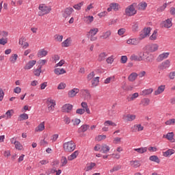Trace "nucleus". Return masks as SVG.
<instances>
[{
    "label": "nucleus",
    "instance_id": "nucleus-59",
    "mask_svg": "<svg viewBox=\"0 0 175 175\" xmlns=\"http://www.w3.org/2000/svg\"><path fill=\"white\" fill-rule=\"evenodd\" d=\"M21 121H23V120H28V114L23 113L20 115Z\"/></svg>",
    "mask_w": 175,
    "mask_h": 175
},
{
    "label": "nucleus",
    "instance_id": "nucleus-46",
    "mask_svg": "<svg viewBox=\"0 0 175 175\" xmlns=\"http://www.w3.org/2000/svg\"><path fill=\"white\" fill-rule=\"evenodd\" d=\"M130 96L131 97L127 98L129 102H131L132 100H135V99H136V98H137L139 96V93H134L132 95H130Z\"/></svg>",
    "mask_w": 175,
    "mask_h": 175
},
{
    "label": "nucleus",
    "instance_id": "nucleus-18",
    "mask_svg": "<svg viewBox=\"0 0 175 175\" xmlns=\"http://www.w3.org/2000/svg\"><path fill=\"white\" fill-rule=\"evenodd\" d=\"M159 47L157 44H152L148 46V49L150 53H154L158 50Z\"/></svg>",
    "mask_w": 175,
    "mask_h": 175
},
{
    "label": "nucleus",
    "instance_id": "nucleus-25",
    "mask_svg": "<svg viewBox=\"0 0 175 175\" xmlns=\"http://www.w3.org/2000/svg\"><path fill=\"white\" fill-rule=\"evenodd\" d=\"M54 73L57 76H59L60 75H64L66 73V70H65V69L64 68H55L54 70Z\"/></svg>",
    "mask_w": 175,
    "mask_h": 175
},
{
    "label": "nucleus",
    "instance_id": "nucleus-40",
    "mask_svg": "<svg viewBox=\"0 0 175 175\" xmlns=\"http://www.w3.org/2000/svg\"><path fill=\"white\" fill-rule=\"evenodd\" d=\"M12 143H13V141H12ZM14 144L15 148H16V150H23V145H21V143H20V142L15 141L14 142Z\"/></svg>",
    "mask_w": 175,
    "mask_h": 175
},
{
    "label": "nucleus",
    "instance_id": "nucleus-15",
    "mask_svg": "<svg viewBox=\"0 0 175 175\" xmlns=\"http://www.w3.org/2000/svg\"><path fill=\"white\" fill-rule=\"evenodd\" d=\"M109 151H110V147L106 144H103L101 145V150H100V152H103V154H107Z\"/></svg>",
    "mask_w": 175,
    "mask_h": 175
},
{
    "label": "nucleus",
    "instance_id": "nucleus-12",
    "mask_svg": "<svg viewBox=\"0 0 175 175\" xmlns=\"http://www.w3.org/2000/svg\"><path fill=\"white\" fill-rule=\"evenodd\" d=\"M36 64V60L29 61L25 66L23 68L25 70H29V69H32L33 66Z\"/></svg>",
    "mask_w": 175,
    "mask_h": 175
},
{
    "label": "nucleus",
    "instance_id": "nucleus-11",
    "mask_svg": "<svg viewBox=\"0 0 175 175\" xmlns=\"http://www.w3.org/2000/svg\"><path fill=\"white\" fill-rule=\"evenodd\" d=\"M73 12H75V10L70 7L66 8L64 13L63 14V17H64V18H68Z\"/></svg>",
    "mask_w": 175,
    "mask_h": 175
},
{
    "label": "nucleus",
    "instance_id": "nucleus-34",
    "mask_svg": "<svg viewBox=\"0 0 175 175\" xmlns=\"http://www.w3.org/2000/svg\"><path fill=\"white\" fill-rule=\"evenodd\" d=\"M137 73L136 72H133L129 76V81H135L136 79L137 78Z\"/></svg>",
    "mask_w": 175,
    "mask_h": 175
},
{
    "label": "nucleus",
    "instance_id": "nucleus-5",
    "mask_svg": "<svg viewBox=\"0 0 175 175\" xmlns=\"http://www.w3.org/2000/svg\"><path fill=\"white\" fill-rule=\"evenodd\" d=\"M151 33V27L144 28L141 33L139 34V39L143 40L147 36H150V33Z\"/></svg>",
    "mask_w": 175,
    "mask_h": 175
},
{
    "label": "nucleus",
    "instance_id": "nucleus-37",
    "mask_svg": "<svg viewBox=\"0 0 175 175\" xmlns=\"http://www.w3.org/2000/svg\"><path fill=\"white\" fill-rule=\"evenodd\" d=\"M33 73L35 76L39 77V76H40V73H42V66H38L37 69H34Z\"/></svg>",
    "mask_w": 175,
    "mask_h": 175
},
{
    "label": "nucleus",
    "instance_id": "nucleus-43",
    "mask_svg": "<svg viewBox=\"0 0 175 175\" xmlns=\"http://www.w3.org/2000/svg\"><path fill=\"white\" fill-rule=\"evenodd\" d=\"M99 29L98 28H94L90 30L89 31V35L90 36H95L98 32Z\"/></svg>",
    "mask_w": 175,
    "mask_h": 175
},
{
    "label": "nucleus",
    "instance_id": "nucleus-32",
    "mask_svg": "<svg viewBox=\"0 0 175 175\" xmlns=\"http://www.w3.org/2000/svg\"><path fill=\"white\" fill-rule=\"evenodd\" d=\"M99 84V77H95L92 81V87L95 88Z\"/></svg>",
    "mask_w": 175,
    "mask_h": 175
},
{
    "label": "nucleus",
    "instance_id": "nucleus-41",
    "mask_svg": "<svg viewBox=\"0 0 175 175\" xmlns=\"http://www.w3.org/2000/svg\"><path fill=\"white\" fill-rule=\"evenodd\" d=\"M17 58H18V55L17 54H14L10 57V62L11 64H16Z\"/></svg>",
    "mask_w": 175,
    "mask_h": 175
},
{
    "label": "nucleus",
    "instance_id": "nucleus-17",
    "mask_svg": "<svg viewBox=\"0 0 175 175\" xmlns=\"http://www.w3.org/2000/svg\"><path fill=\"white\" fill-rule=\"evenodd\" d=\"M49 54V52L44 49H40L38 51L37 55L38 58H43V57H46Z\"/></svg>",
    "mask_w": 175,
    "mask_h": 175
},
{
    "label": "nucleus",
    "instance_id": "nucleus-51",
    "mask_svg": "<svg viewBox=\"0 0 175 175\" xmlns=\"http://www.w3.org/2000/svg\"><path fill=\"white\" fill-rule=\"evenodd\" d=\"M67 163H68V159H66V157H62L61 159L62 166H66Z\"/></svg>",
    "mask_w": 175,
    "mask_h": 175
},
{
    "label": "nucleus",
    "instance_id": "nucleus-28",
    "mask_svg": "<svg viewBox=\"0 0 175 175\" xmlns=\"http://www.w3.org/2000/svg\"><path fill=\"white\" fill-rule=\"evenodd\" d=\"M174 152H175L174 150L168 149L165 152H163V157H170V155H173V154H174Z\"/></svg>",
    "mask_w": 175,
    "mask_h": 175
},
{
    "label": "nucleus",
    "instance_id": "nucleus-31",
    "mask_svg": "<svg viewBox=\"0 0 175 175\" xmlns=\"http://www.w3.org/2000/svg\"><path fill=\"white\" fill-rule=\"evenodd\" d=\"M36 132H42L44 131V122H41L38 126H37L35 129Z\"/></svg>",
    "mask_w": 175,
    "mask_h": 175
},
{
    "label": "nucleus",
    "instance_id": "nucleus-39",
    "mask_svg": "<svg viewBox=\"0 0 175 175\" xmlns=\"http://www.w3.org/2000/svg\"><path fill=\"white\" fill-rule=\"evenodd\" d=\"M14 114V111L13 109H10L6 111L5 116H6V120H9V118H12V116Z\"/></svg>",
    "mask_w": 175,
    "mask_h": 175
},
{
    "label": "nucleus",
    "instance_id": "nucleus-47",
    "mask_svg": "<svg viewBox=\"0 0 175 175\" xmlns=\"http://www.w3.org/2000/svg\"><path fill=\"white\" fill-rule=\"evenodd\" d=\"M127 121L132 122L134 121V120H136V115L133 114H128L126 115Z\"/></svg>",
    "mask_w": 175,
    "mask_h": 175
},
{
    "label": "nucleus",
    "instance_id": "nucleus-21",
    "mask_svg": "<svg viewBox=\"0 0 175 175\" xmlns=\"http://www.w3.org/2000/svg\"><path fill=\"white\" fill-rule=\"evenodd\" d=\"M153 91V88L146 89L142 92L141 95L143 96H147V95H150V94H152Z\"/></svg>",
    "mask_w": 175,
    "mask_h": 175
},
{
    "label": "nucleus",
    "instance_id": "nucleus-61",
    "mask_svg": "<svg viewBox=\"0 0 175 175\" xmlns=\"http://www.w3.org/2000/svg\"><path fill=\"white\" fill-rule=\"evenodd\" d=\"M175 122V119H170L165 122V125H173Z\"/></svg>",
    "mask_w": 175,
    "mask_h": 175
},
{
    "label": "nucleus",
    "instance_id": "nucleus-60",
    "mask_svg": "<svg viewBox=\"0 0 175 175\" xmlns=\"http://www.w3.org/2000/svg\"><path fill=\"white\" fill-rule=\"evenodd\" d=\"M76 113L77 114H80L81 116H82V114H84V113H85V109H77L76 110Z\"/></svg>",
    "mask_w": 175,
    "mask_h": 175
},
{
    "label": "nucleus",
    "instance_id": "nucleus-13",
    "mask_svg": "<svg viewBox=\"0 0 175 175\" xmlns=\"http://www.w3.org/2000/svg\"><path fill=\"white\" fill-rule=\"evenodd\" d=\"M169 54L170 53L168 52L163 53L160 54L157 59V62H161L163 61V59H166V58H167V57H169Z\"/></svg>",
    "mask_w": 175,
    "mask_h": 175
},
{
    "label": "nucleus",
    "instance_id": "nucleus-55",
    "mask_svg": "<svg viewBox=\"0 0 175 175\" xmlns=\"http://www.w3.org/2000/svg\"><path fill=\"white\" fill-rule=\"evenodd\" d=\"M66 84L65 83H60L57 87V90H65Z\"/></svg>",
    "mask_w": 175,
    "mask_h": 175
},
{
    "label": "nucleus",
    "instance_id": "nucleus-42",
    "mask_svg": "<svg viewBox=\"0 0 175 175\" xmlns=\"http://www.w3.org/2000/svg\"><path fill=\"white\" fill-rule=\"evenodd\" d=\"M140 105L143 106H148L150 105V98H144L141 100Z\"/></svg>",
    "mask_w": 175,
    "mask_h": 175
},
{
    "label": "nucleus",
    "instance_id": "nucleus-44",
    "mask_svg": "<svg viewBox=\"0 0 175 175\" xmlns=\"http://www.w3.org/2000/svg\"><path fill=\"white\" fill-rule=\"evenodd\" d=\"M158 36V31L154 30L152 34L150 36V40H157V38Z\"/></svg>",
    "mask_w": 175,
    "mask_h": 175
},
{
    "label": "nucleus",
    "instance_id": "nucleus-9",
    "mask_svg": "<svg viewBox=\"0 0 175 175\" xmlns=\"http://www.w3.org/2000/svg\"><path fill=\"white\" fill-rule=\"evenodd\" d=\"M79 92H80V90L79 88H73L71 90H69L68 93V98H75Z\"/></svg>",
    "mask_w": 175,
    "mask_h": 175
},
{
    "label": "nucleus",
    "instance_id": "nucleus-22",
    "mask_svg": "<svg viewBox=\"0 0 175 175\" xmlns=\"http://www.w3.org/2000/svg\"><path fill=\"white\" fill-rule=\"evenodd\" d=\"M133 132H136V130L138 131V132H140V131H143L144 129V126H142V124H135L131 128Z\"/></svg>",
    "mask_w": 175,
    "mask_h": 175
},
{
    "label": "nucleus",
    "instance_id": "nucleus-35",
    "mask_svg": "<svg viewBox=\"0 0 175 175\" xmlns=\"http://www.w3.org/2000/svg\"><path fill=\"white\" fill-rule=\"evenodd\" d=\"M149 159H150L152 162H155L156 163H159V162H161V160L159 159V158L158 157V156H155V155L150 156V157H149Z\"/></svg>",
    "mask_w": 175,
    "mask_h": 175
},
{
    "label": "nucleus",
    "instance_id": "nucleus-23",
    "mask_svg": "<svg viewBox=\"0 0 175 175\" xmlns=\"http://www.w3.org/2000/svg\"><path fill=\"white\" fill-rule=\"evenodd\" d=\"M78 156H79V150H76L73 153H72L70 156L68 157V160L73 161V159H76V158H77Z\"/></svg>",
    "mask_w": 175,
    "mask_h": 175
},
{
    "label": "nucleus",
    "instance_id": "nucleus-4",
    "mask_svg": "<svg viewBox=\"0 0 175 175\" xmlns=\"http://www.w3.org/2000/svg\"><path fill=\"white\" fill-rule=\"evenodd\" d=\"M46 105L48 107V110L49 111H54V109H55V100H53L51 98H49L46 100Z\"/></svg>",
    "mask_w": 175,
    "mask_h": 175
},
{
    "label": "nucleus",
    "instance_id": "nucleus-24",
    "mask_svg": "<svg viewBox=\"0 0 175 175\" xmlns=\"http://www.w3.org/2000/svg\"><path fill=\"white\" fill-rule=\"evenodd\" d=\"M163 91H165V85H161L158 87L156 91H154V95H159L160 94H162Z\"/></svg>",
    "mask_w": 175,
    "mask_h": 175
},
{
    "label": "nucleus",
    "instance_id": "nucleus-16",
    "mask_svg": "<svg viewBox=\"0 0 175 175\" xmlns=\"http://www.w3.org/2000/svg\"><path fill=\"white\" fill-rule=\"evenodd\" d=\"M81 92L84 94L85 99H86V100H90L91 99V94L90 93V90L88 89H83L81 90Z\"/></svg>",
    "mask_w": 175,
    "mask_h": 175
},
{
    "label": "nucleus",
    "instance_id": "nucleus-57",
    "mask_svg": "<svg viewBox=\"0 0 175 175\" xmlns=\"http://www.w3.org/2000/svg\"><path fill=\"white\" fill-rule=\"evenodd\" d=\"M94 166H95V163H91L90 164V165L87 166L86 172H90V170H92V169H94Z\"/></svg>",
    "mask_w": 175,
    "mask_h": 175
},
{
    "label": "nucleus",
    "instance_id": "nucleus-7",
    "mask_svg": "<svg viewBox=\"0 0 175 175\" xmlns=\"http://www.w3.org/2000/svg\"><path fill=\"white\" fill-rule=\"evenodd\" d=\"M172 20V18H167L165 21H163L161 23V27L163 28H166V29L172 28V27L173 26Z\"/></svg>",
    "mask_w": 175,
    "mask_h": 175
},
{
    "label": "nucleus",
    "instance_id": "nucleus-45",
    "mask_svg": "<svg viewBox=\"0 0 175 175\" xmlns=\"http://www.w3.org/2000/svg\"><path fill=\"white\" fill-rule=\"evenodd\" d=\"M132 31H133V32H137V31H139V23H137V22H134V23H133Z\"/></svg>",
    "mask_w": 175,
    "mask_h": 175
},
{
    "label": "nucleus",
    "instance_id": "nucleus-2",
    "mask_svg": "<svg viewBox=\"0 0 175 175\" xmlns=\"http://www.w3.org/2000/svg\"><path fill=\"white\" fill-rule=\"evenodd\" d=\"M63 148L67 152H72L76 150V144L73 141L66 142L63 144Z\"/></svg>",
    "mask_w": 175,
    "mask_h": 175
},
{
    "label": "nucleus",
    "instance_id": "nucleus-64",
    "mask_svg": "<svg viewBox=\"0 0 175 175\" xmlns=\"http://www.w3.org/2000/svg\"><path fill=\"white\" fill-rule=\"evenodd\" d=\"M168 77H169L170 80H174L175 71L170 72Z\"/></svg>",
    "mask_w": 175,
    "mask_h": 175
},
{
    "label": "nucleus",
    "instance_id": "nucleus-8",
    "mask_svg": "<svg viewBox=\"0 0 175 175\" xmlns=\"http://www.w3.org/2000/svg\"><path fill=\"white\" fill-rule=\"evenodd\" d=\"M170 61L168 59L163 62L159 66V69L161 70H165V69H167V68H170Z\"/></svg>",
    "mask_w": 175,
    "mask_h": 175
},
{
    "label": "nucleus",
    "instance_id": "nucleus-14",
    "mask_svg": "<svg viewBox=\"0 0 175 175\" xmlns=\"http://www.w3.org/2000/svg\"><path fill=\"white\" fill-rule=\"evenodd\" d=\"M130 165L132 166V167H134V169H137V167H140V166H142V163H140L139 160L131 161Z\"/></svg>",
    "mask_w": 175,
    "mask_h": 175
},
{
    "label": "nucleus",
    "instance_id": "nucleus-49",
    "mask_svg": "<svg viewBox=\"0 0 175 175\" xmlns=\"http://www.w3.org/2000/svg\"><path fill=\"white\" fill-rule=\"evenodd\" d=\"M83 5H84V1H81V3L73 5V8L76 10H80L81 9V6H83Z\"/></svg>",
    "mask_w": 175,
    "mask_h": 175
},
{
    "label": "nucleus",
    "instance_id": "nucleus-50",
    "mask_svg": "<svg viewBox=\"0 0 175 175\" xmlns=\"http://www.w3.org/2000/svg\"><path fill=\"white\" fill-rule=\"evenodd\" d=\"M131 61H142V57H138L136 55H132L130 57Z\"/></svg>",
    "mask_w": 175,
    "mask_h": 175
},
{
    "label": "nucleus",
    "instance_id": "nucleus-54",
    "mask_svg": "<svg viewBox=\"0 0 175 175\" xmlns=\"http://www.w3.org/2000/svg\"><path fill=\"white\" fill-rule=\"evenodd\" d=\"M55 40H57V42H62V39H64V36H59L58 34H56L55 36H54Z\"/></svg>",
    "mask_w": 175,
    "mask_h": 175
},
{
    "label": "nucleus",
    "instance_id": "nucleus-62",
    "mask_svg": "<svg viewBox=\"0 0 175 175\" xmlns=\"http://www.w3.org/2000/svg\"><path fill=\"white\" fill-rule=\"evenodd\" d=\"M72 122L73 123V125L76 126V125H79V124L81 122V120H80V119L76 118L75 120H72Z\"/></svg>",
    "mask_w": 175,
    "mask_h": 175
},
{
    "label": "nucleus",
    "instance_id": "nucleus-30",
    "mask_svg": "<svg viewBox=\"0 0 175 175\" xmlns=\"http://www.w3.org/2000/svg\"><path fill=\"white\" fill-rule=\"evenodd\" d=\"M134 151H136L138 154H144V152H147V147L134 148Z\"/></svg>",
    "mask_w": 175,
    "mask_h": 175
},
{
    "label": "nucleus",
    "instance_id": "nucleus-19",
    "mask_svg": "<svg viewBox=\"0 0 175 175\" xmlns=\"http://www.w3.org/2000/svg\"><path fill=\"white\" fill-rule=\"evenodd\" d=\"M111 36V31L108 30L100 36V39H109Z\"/></svg>",
    "mask_w": 175,
    "mask_h": 175
},
{
    "label": "nucleus",
    "instance_id": "nucleus-20",
    "mask_svg": "<svg viewBox=\"0 0 175 175\" xmlns=\"http://www.w3.org/2000/svg\"><path fill=\"white\" fill-rule=\"evenodd\" d=\"M90 129V125L88 124H83L78 130L79 133L87 132Z\"/></svg>",
    "mask_w": 175,
    "mask_h": 175
},
{
    "label": "nucleus",
    "instance_id": "nucleus-38",
    "mask_svg": "<svg viewBox=\"0 0 175 175\" xmlns=\"http://www.w3.org/2000/svg\"><path fill=\"white\" fill-rule=\"evenodd\" d=\"M105 126H117V124L111 120H107L104 122Z\"/></svg>",
    "mask_w": 175,
    "mask_h": 175
},
{
    "label": "nucleus",
    "instance_id": "nucleus-1",
    "mask_svg": "<svg viewBox=\"0 0 175 175\" xmlns=\"http://www.w3.org/2000/svg\"><path fill=\"white\" fill-rule=\"evenodd\" d=\"M135 6H137L136 3H133V4L129 5L125 9L126 16H129V17H132V16H135V14H136V13H137V11L135 8Z\"/></svg>",
    "mask_w": 175,
    "mask_h": 175
},
{
    "label": "nucleus",
    "instance_id": "nucleus-36",
    "mask_svg": "<svg viewBox=\"0 0 175 175\" xmlns=\"http://www.w3.org/2000/svg\"><path fill=\"white\" fill-rule=\"evenodd\" d=\"M106 57H107V53H106L105 52H103L98 55V59L100 62H102V61H105Z\"/></svg>",
    "mask_w": 175,
    "mask_h": 175
},
{
    "label": "nucleus",
    "instance_id": "nucleus-26",
    "mask_svg": "<svg viewBox=\"0 0 175 175\" xmlns=\"http://www.w3.org/2000/svg\"><path fill=\"white\" fill-rule=\"evenodd\" d=\"M137 8L138 10H146V8H147V3L141 2L137 5Z\"/></svg>",
    "mask_w": 175,
    "mask_h": 175
},
{
    "label": "nucleus",
    "instance_id": "nucleus-63",
    "mask_svg": "<svg viewBox=\"0 0 175 175\" xmlns=\"http://www.w3.org/2000/svg\"><path fill=\"white\" fill-rule=\"evenodd\" d=\"M126 30L124 28H121L118 31V34L121 36L122 35H124V33H125V31Z\"/></svg>",
    "mask_w": 175,
    "mask_h": 175
},
{
    "label": "nucleus",
    "instance_id": "nucleus-53",
    "mask_svg": "<svg viewBox=\"0 0 175 175\" xmlns=\"http://www.w3.org/2000/svg\"><path fill=\"white\" fill-rule=\"evenodd\" d=\"M94 77H95V72L94 71H92V72L88 74V75L87 76V79L88 80V81H90V80H92V79H94Z\"/></svg>",
    "mask_w": 175,
    "mask_h": 175
},
{
    "label": "nucleus",
    "instance_id": "nucleus-6",
    "mask_svg": "<svg viewBox=\"0 0 175 175\" xmlns=\"http://www.w3.org/2000/svg\"><path fill=\"white\" fill-rule=\"evenodd\" d=\"M73 110V106L70 104H65L62 107V113H70Z\"/></svg>",
    "mask_w": 175,
    "mask_h": 175
},
{
    "label": "nucleus",
    "instance_id": "nucleus-3",
    "mask_svg": "<svg viewBox=\"0 0 175 175\" xmlns=\"http://www.w3.org/2000/svg\"><path fill=\"white\" fill-rule=\"evenodd\" d=\"M39 10L41 12V14H39V16H44V14H49L51 12V8L41 4L39 6Z\"/></svg>",
    "mask_w": 175,
    "mask_h": 175
},
{
    "label": "nucleus",
    "instance_id": "nucleus-56",
    "mask_svg": "<svg viewBox=\"0 0 175 175\" xmlns=\"http://www.w3.org/2000/svg\"><path fill=\"white\" fill-rule=\"evenodd\" d=\"M144 59H146L147 62H152L153 61L152 56H151V55H148L147 57H144Z\"/></svg>",
    "mask_w": 175,
    "mask_h": 175
},
{
    "label": "nucleus",
    "instance_id": "nucleus-58",
    "mask_svg": "<svg viewBox=\"0 0 175 175\" xmlns=\"http://www.w3.org/2000/svg\"><path fill=\"white\" fill-rule=\"evenodd\" d=\"M120 169H121V165H116L110 170V173H113V172H117L120 170Z\"/></svg>",
    "mask_w": 175,
    "mask_h": 175
},
{
    "label": "nucleus",
    "instance_id": "nucleus-52",
    "mask_svg": "<svg viewBox=\"0 0 175 175\" xmlns=\"http://www.w3.org/2000/svg\"><path fill=\"white\" fill-rule=\"evenodd\" d=\"M106 139V135H100L96 137L97 142H101V140H105Z\"/></svg>",
    "mask_w": 175,
    "mask_h": 175
},
{
    "label": "nucleus",
    "instance_id": "nucleus-29",
    "mask_svg": "<svg viewBox=\"0 0 175 175\" xmlns=\"http://www.w3.org/2000/svg\"><path fill=\"white\" fill-rule=\"evenodd\" d=\"M83 21L86 24H91V23L94 21V16H85L83 18Z\"/></svg>",
    "mask_w": 175,
    "mask_h": 175
},
{
    "label": "nucleus",
    "instance_id": "nucleus-33",
    "mask_svg": "<svg viewBox=\"0 0 175 175\" xmlns=\"http://www.w3.org/2000/svg\"><path fill=\"white\" fill-rule=\"evenodd\" d=\"M111 6L115 12H118V10H120V9H121V6H120V4H118L117 3H111Z\"/></svg>",
    "mask_w": 175,
    "mask_h": 175
},
{
    "label": "nucleus",
    "instance_id": "nucleus-10",
    "mask_svg": "<svg viewBox=\"0 0 175 175\" xmlns=\"http://www.w3.org/2000/svg\"><path fill=\"white\" fill-rule=\"evenodd\" d=\"M163 137H165L167 140H169L171 142V143H175V139H174V133H167L166 135H163Z\"/></svg>",
    "mask_w": 175,
    "mask_h": 175
},
{
    "label": "nucleus",
    "instance_id": "nucleus-27",
    "mask_svg": "<svg viewBox=\"0 0 175 175\" xmlns=\"http://www.w3.org/2000/svg\"><path fill=\"white\" fill-rule=\"evenodd\" d=\"M127 44H132L136 46L139 43L136 38H129L126 40Z\"/></svg>",
    "mask_w": 175,
    "mask_h": 175
},
{
    "label": "nucleus",
    "instance_id": "nucleus-48",
    "mask_svg": "<svg viewBox=\"0 0 175 175\" xmlns=\"http://www.w3.org/2000/svg\"><path fill=\"white\" fill-rule=\"evenodd\" d=\"M70 45V38H67L62 42L63 47H69Z\"/></svg>",
    "mask_w": 175,
    "mask_h": 175
}]
</instances>
